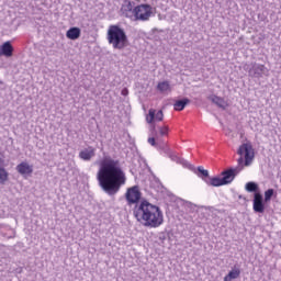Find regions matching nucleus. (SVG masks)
Segmentation results:
<instances>
[{
    "label": "nucleus",
    "instance_id": "nucleus-14",
    "mask_svg": "<svg viewBox=\"0 0 281 281\" xmlns=\"http://www.w3.org/2000/svg\"><path fill=\"white\" fill-rule=\"evenodd\" d=\"M79 157L82 159V161H91V159L95 157V147L89 146L88 148L82 149L79 153Z\"/></svg>",
    "mask_w": 281,
    "mask_h": 281
},
{
    "label": "nucleus",
    "instance_id": "nucleus-19",
    "mask_svg": "<svg viewBox=\"0 0 281 281\" xmlns=\"http://www.w3.org/2000/svg\"><path fill=\"white\" fill-rule=\"evenodd\" d=\"M66 36L70 41H78V38H80V29L79 27H70L67 31Z\"/></svg>",
    "mask_w": 281,
    "mask_h": 281
},
{
    "label": "nucleus",
    "instance_id": "nucleus-20",
    "mask_svg": "<svg viewBox=\"0 0 281 281\" xmlns=\"http://www.w3.org/2000/svg\"><path fill=\"white\" fill-rule=\"evenodd\" d=\"M206 186H213V188H221V186H225V182H223V178L214 177L206 180Z\"/></svg>",
    "mask_w": 281,
    "mask_h": 281
},
{
    "label": "nucleus",
    "instance_id": "nucleus-23",
    "mask_svg": "<svg viewBox=\"0 0 281 281\" xmlns=\"http://www.w3.org/2000/svg\"><path fill=\"white\" fill-rule=\"evenodd\" d=\"M245 188L247 192H258V184L256 182H248Z\"/></svg>",
    "mask_w": 281,
    "mask_h": 281
},
{
    "label": "nucleus",
    "instance_id": "nucleus-16",
    "mask_svg": "<svg viewBox=\"0 0 281 281\" xmlns=\"http://www.w3.org/2000/svg\"><path fill=\"white\" fill-rule=\"evenodd\" d=\"M1 53L2 56H5L7 58H10L14 52V47H12V44L10 42L3 43L1 46Z\"/></svg>",
    "mask_w": 281,
    "mask_h": 281
},
{
    "label": "nucleus",
    "instance_id": "nucleus-2",
    "mask_svg": "<svg viewBox=\"0 0 281 281\" xmlns=\"http://www.w3.org/2000/svg\"><path fill=\"white\" fill-rule=\"evenodd\" d=\"M133 216L137 223L150 229H157V227L164 225V212L161 209L145 199L133 207Z\"/></svg>",
    "mask_w": 281,
    "mask_h": 281
},
{
    "label": "nucleus",
    "instance_id": "nucleus-26",
    "mask_svg": "<svg viewBox=\"0 0 281 281\" xmlns=\"http://www.w3.org/2000/svg\"><path fill=\"white\" fill-rule=\"evenodd\" d=\"M4 229H5V226L0 225V234H1V236H5V233H3Z\"/></svg>",
    "mask_w": 281,
    "mask_h": 281
},
{
    "label": "nucleus",
    "instance_id": "nucleus-22",
    "mask_svg": "<svg viewBox=\"0 0 281 281\" xmlns=\"http://www.w3.org/2000/svg\"><path fill=\"white\" fill-rule=\"evenodd\" d=\"M157 89L158 91H160V93H168V91H170V82L168 81L159 82L157 85Z\"/></svg>",
    "mask_w": 281,
    "mask_h": 281
},
{
    "label": "nucleus",
    "instance_id": "nucleus-24",
    "mask_svg": "<svg viewBox=\"0 0 281 281\" xmlns=\"http://www.w3.org/2000/svg\"><path fill=\"white\" fill-rule=\"evenodd\" d=\"M8 181V171L0 167V183L3 184Z\"/></svg>",
    "mask_w": 281,
    "mask_h": 281
},
{
    "label": "nucleus",
    "instance_id": "nucleus-10",
    "mask_svg": "<svg viewBox=\"0 0 281 281\" xmlns=\"http://www.w3.org/2000/svg\"><path fill=\"white\" fill-rule=\"evenodd\" d=\"M135 2L131 0H124L122 7H121V12L123 16H126V19H132L135 14Z\"/></svg>",
    "mask_w": 281,
    "mask_h": 281
},
{
    "label": "nucleus",
    "instance_id": "nucleus-9",
    "mask_svg": "<svg viewBox=\"0 0 281 281\" xmlns=\"http://www.w3.org/2000/svg\"><path fill=\"white\" fill-rule=\"evenodd\" d=\"M243 170V167L237 166L236 168H231L222 172V181L224 186H229L234 179H236V175H238Z\"/></svg>",
    "mask_w": 281,
    "mask_h": 281
},
{
    "label": "nucleus",
    "instance_id": "nucleus-15",
    "mask_svg": "<svg viewBox=\"0 0 281 281\" xmlns=\"http://www.w3.org/2000/svg\"><path fill=\"white\" fill-rule=\"evenodd\" d=\"M254 211L258 212L259 214L265 213V204L262 203V195L260 193H255Z\"/></svg>",
    "mask_w": 281,
    "mask_h": 281
},
{
    "label": "nucleus",
    "instance_id": "nucleus-28",
    "mask_svg": "<svg viewBox=\"0 0 281 281\" xmlns=\"http://www.w3.org/2000/svg\"><path fill=\"white\" fill-rule=\"evenodd\" d=\"M3 165V154L0 151V166Z\"/></svg>",
    "mask_w": 281,
    "mask_h": 281
},
{
    "label": "nucleus",
    "instance_id": "nucleus-6",
    "mask_svg": "<svg viewBox=\"0 0 281 281\" xmlns=\"http://www.w3.org/2000/svg\"><path fill=\"white\" fill-rule=\"evenodd\" d=\"M153 16V7L150 4H138L134 8L133 21H150Z\"/></svg>",
    "mask_w": 281,
    "mask_h": 281
},
{
    "label": "nucleus",
    "instance_id": "nucleus-1",
    "mask_svg": "<svg viewBox=\"0 0 281 281\" xmlns=\"http://www.w3.org/2000/svg\"><path fill=\"white\" fill-rule=\"evenodd\" d=\"M97 179L100 188L110 196L117 194L122 186H126V173L122 169L120 160H115L111 156L103 157L99 162Z\"/></svg>",
    "mask_w": 281,
    "mask_h": 281
},
{
    "label": "nucleus",
    "instance_id": "nucleus-30",
    "mask_svg": "<svg viewBox=\"0 0 281 281\" xmlns=\"http://www.w3.org/2000/svg\"><path fill=\"white\" fill-rule=\"evenodd\" d=\"M245 69H249L247 66H245Z\"/></svg>",
    "mask_w": 281,
    "mask_h": 281
},
{
    "label": "nucleus",
    "instance_id": "nucleus-13",
    "mask_svg": "<svg viewBox=\"0 0 281 281\" xmlns=\"http://www.w3.org/2000/svg\"><path fill=\"white\" fill-rule=\"evenodd\" d=\"M16 171L19 175H22V177H27L34 172V167L23 161L16 166Z\"/></svg>",
    "mask_w": 281,
    "mask_h": 281
},
{
    "label": "nucleus",
    "instance_id": "nucleus-25",
    "mask_svg": "<svg viewBox=\"0 0 281 281\" xmlns=\"http://www.w3.org/2000/svg\"><path fill=\"white\" fill-rule=\"evenodd\" d=\"M271 196H273V189H269L265 192V201H271Z\"/></svg>",
    "mask_w": 281,
    "mask_h": 281
},
{
    "label": "nucleus",
    "instance_id": "nucleus-4",
    "mask_svg": "<svg viewBox=\"0 0 281 281\" xmlns=\"http://www.w3.org/2000/svg\"><path fill=\"white\" fill-rule=\"evenodd\" d=\"M237 155H239L237 164L241 169L251 166V164H254V159H256V150L254 149L251 142L241 144L237 150Z\"/></svg>",
    "mask_w": 281,
    "mask_h": 281
},
{
    "label": "nucleus",
    "instance_id": "nucleus-17",
    "mask_svg": "<svg viewBox=\"0 0 281 281\" xmlns=\"http://www.w3.org/2000/svg\"><path fill=\"white\" fill-rule=\"evenodd\" d=\"M209 100H211L213 104H216V106H220V109H227V101L221 97L213 94L209 97Z\"/></svg>",
    "mask_w": 281,
    "mask_h": 281
},
{
    "label": "nucleus",
    "instance_id": "nucleus-18",
    "mask_svg": "<svg viewBox=\"0 0 281 281\" xmlns=\"http://www.w3.org/2000/svg\"><path fill=\"white\" fill-rule=\"evenodd\" d=\"M237 278H240V268L234 267L228 274L224 277V281H232L237 280Z\"/></svg>",
    "mask_w": 281,
    "mask_h": 281
},
{
    "label": "nucleus",
    "instance_id": "nucleus-8",
    "mask_svg": "<svg viewBox=\"0 0 281 281\" xmlns=\"http://www.w3.org/2000/svg\"><path fill=\"white\" fill-rule=\"evenodd\" d=\"M251 78H262V76H269V68L265 67L262 64H252L251 68L248 70Z\"/></svg>",
    "mask_w": 281,
    "mask_h": 281
},
{
    "label": "nucleus",
    "instance_id": "nucleus-3",
    "mask_svg": "<svg viewBox=\"0 0 281 281\" xmlns=\"http://www.w3.org/2000/svg\"><path fill=\"white\" fill-rule=\"evenodd\" d=\"M106 41L113 49H124L128 45V36L126 31L120 25H110L106 33Z\"/></svg>",
    "mask_w": 281,
    "mask_h": 281
},
{
    "label": "nucleus",
    "instance_id": "nucleus-21",
    "mask_svg": "<svg viewBox=\"0 0 281 281\" xmlns=\"http://www.w3.org/2000/svg\"><path fill=\"white\" fill-rule=\"evenodd\" d=\"M187 104H190V99L179 100L173 104V109L175 111H183Z\"/></svg>",
    "mask_w": 281,
    "mask_h": 281
},
{
    "label": "nucleus",
    "instance_id": "nucleus-12",
    "mask_svg": "<svg viewBox=\"0 0 281 281\" xmlns=\"http://www.w3.org/2000/svg\"><path fill=\"white\" fill-rule=\"evenodd\" d=\"M164 121V111L150 109L146 116V122L153 124V122H162Z\"/></svg>",
    "mask_w": 281,
    "mask_h": 281
},
{
    "label": "nucleus",
    "instance_id": "nucleus-11",
    "mask_svg": "<svg viewBox=\"0 0 281 281\" xmlns=\"http://www.w3.org/2000/svg\"><path fill=\"white\" fill-rule=\"evenodd\" d=\"M168 135V126L164 125V126H159L158 127V134H156V138L155 137H149L148 138V144H150V146H159V144H161V137H166Z\"/></svg>",
    "mask_w": 281,
    "mask_h": 281
},
{
    "label": "nucleus",
    "instance_id": "nucleus-7",
    "mask_svg": "<svg viewBox=\"0 0 281 281\" xmlns=\"http://www.w3.org/2000/svg\"><path fill=\"white\" fill-rule=\"evenodd\" d=\"M125 200L127 205H134L136 207L142 203V191H139L138 186L131 187L125 192Z\"/></svg>",
    "mask_w": 281,
    "mask_h": 281
},
{
    "label": "nucleus",
    "instance_id": "nucleus-5",
    "mask_svg": "<svg viewBox=\"0 0 281 281\" xmlns=\"http://www.w3.org/2000/svg\"><path fill=\"white\" fill-rule=\"evenodd\" d=\"M172 160L183 166V168H188L189 170H192V172H194V175H196V177L202 179V181H204L205 183H207V181L210 180V171H207L203 167L200 166L195 168L194 166L190 165L188 160L183 158H179L177 156H175Z\"/></svg>",
    "mask_w": 281,
    "mask_h": 281
},
{
    "label": "nucleus",
    "instance_id": "nucleus-29",
    "mask_svg": "<svg viewBox=\"0 0 281 281\" xmlns=\"http://www.w3.org/2000/svg\"><path fill=\"white\" fill-rule=\"evenodd\" d=\"M0 85H3V81L0 80Z\"/></svg>",
    "mask_w": 281,
    "mask_h": 281
},
{
    "label": "nucleus",
    "instance_id": "nucleus-27",
    "mask_svg": "<svg viewBox=\"0 0 281 281\" xmlns=\"http://www.w3.org/2000/svg\"><path fill=\"white\" fill-rule=\"evenodd\" d=\"M121 94H122V95H128V89L124 88V89L121 91Z\"/></svg>",
    "mask_w": 281,
    "mask_h": 281
}]
</instances>
